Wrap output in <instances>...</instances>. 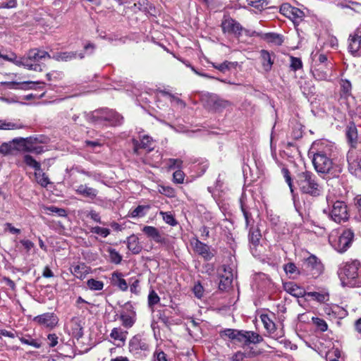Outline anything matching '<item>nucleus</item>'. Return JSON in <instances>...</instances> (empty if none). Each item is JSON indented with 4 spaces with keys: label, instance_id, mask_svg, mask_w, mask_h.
I'll use <instances>...</instances> for the list:
<instances>
[{
    "label": "nucleus",
    "instance_id": "obj_1",
    "mask_svg": "<svg viewBox=\"0 0 361 361\" xmlns=\"http://www.w3.org/2000/svg\"><path fill=\"white\" fill-rule=\"evenodd\" d=\"M296 189L301 194L311 197H318L323 191V186L317 176L309 171L298 173L295 176Z\"/></svg>",
    "mask_w": 361,
    "mask_h": 361
},
{
    "label": "nucleus",
    "instance_id": "obj_2",
    "mask_svg": "<svg viewBox=\"0 0 361 361\" xmlns=\"http://www.w3.org/2000/svg\"><path fill=\"white\" fill-rule=\"evenodd\" d=\"M342 283L350 287H361V263L358 260L346 262L339 269Z\"/></svg>",
    "mask_w": 361,
    "mask_h": 361
},
{
    "label": "nucleus",
    "instance_id": "obj_3",
    "mask_svg": "<svg viewBox=\"0 0 361 361\" xmlns=\"http://www.w3.org/2000/svg\"><path fill=\"white\" fill-rule=\"evenodd\" d=\"M51 59V55L46 51L39 49H31L24 56H20V65L23 68L37 72L42 71L40 61Z\"/></svg>",
    "mask_w": 361,
    "mask_h": 361
},
{
    "label": "nucleus",
    "instance_id": "obj_4",
    "mask_svg": "<svg viewBox=\"0 0 361 361\" xmlns=\"http://www.w3.org/2000/svg\"><path fill=\"white\" fill-rule=\"evenodd\" d=\"M328 209H324V212L329 214L334 221L341 224L348 219L349 213L346 203L341 200H334L329 195L326 197Z\"/></svg>",
    "mask_w": 361,
    "mask_h": 361
},
{
    "label": "nucleus",
    "instance_id": "obj_5",
    "mask_svg": "<svg viewBox=\"0 0 361 361\" xmlns=\"http://www.w3.org/2000/svg\"><path fill=\"white\" fill-rule=\"evenodd\" d=\"M123 121V117L113 110L106 109L92 111V123L94 125L119 126Z\"/></svg>",
    "mask_w": 361,
    "mask_h": 361
},
{
    "label": "nucleus",
    "instance_id": "obj_6",
    "mask_svg": "<svg viewBox=\"0 0 361 361\" xmlns=\"http://www.w3.org/2000/svg\"><path fill=\"white\" fill-rule=\"evenodd\" d=\"M324 271V266L315 255H311L304 259L302 264V273L312 279L318 278Z\"/></svg>",
    "mask_w": 361,
    "mask_h": 361
},
{
    "label": "nucleus",
    "instance_id": "obj_7",
    "mask_svg": "<svg viewBox=\"0 0 361 361\" xmlns=\"http://www.w3.org/2000/svg\"><path fill=\"white\" fill-rule=\"evenodd\" d=\"M312 164L315 170L319 173H329L333 165L331 154L321 150L314 154Z\"/></svg>",
    "mask_w": 361,
    "mask_h": 361
},
{
    "label": "nucleus",
    "instance_id": "obj_8",
    "mask_svg": "<svg viewBox=\"0 0 361 361\" xmlns=\"http://www.w3.org/2000/svg\"><path fill=\"white\" fill-rule=\"evenodd\" d=\"M194 252L200 256L204 261H210L216 255V251L211 246L200 241L197 238L190 240Z\"/></svg>",
    "mask_w": 361,
    "mask_h": 361
},
{
    "label": "nucleus",
    "instance_id": "obj_9",
    "mask_svg": "<svg viewBox=\"0 0 361 361\" xmlns=\"http://www.w3.org/2000/svg\"><path fill=\"white\" fill-rule=\"evenodd\" d=\"M204 106L211 111H221L231 105V102L217 94H209L204 100Z\"/></svg>",
    "mask_w": 361,
    "mask_h": 361
},
{
    "label": "nucleus",
    "instance_id": "obj_10",
    "mask_svg": "<svg viewBox=\"0 0 361 361\" xmlns=\"http://www.w3.org/2000/svg\"><path fill=\"white\" fill-rule=\"evenodd\" d=\"M349 171L358 178H361V154L355 149H351L347 154Z\"/></svg>",
    "mask_w": 361,
    "mask_h": 361
},
{
    "label": "nucleus",
    "instance_id": "obj_11",
    "mask_svg": "<svg viewBox=\"0 0 361 361\" xmlns=\"http://www.w3.org/2000/svg\"><path fill=\"white\" fill-rule=\"evenodd\" d=\"M348 43L349 52L353 56H360L361 54V25L350 34Z\"/></svg>",
    "mask_w": 361,
    "mask_h": 361
},
{
    "label": "nucleus",
    "instance_id": "obj_12",
    "mask_svg": "<svg viewBox=\"0 0 361 361\" xmlns=\"http://www.w3.org/2000/svg\"><path fill=\"white\" fill-rule=\"evenodd\" d=\"M354 239V232L350 228L345 229L335 244L336 249L339 252H343L351 245Z\"/></svg>",
    "mask_w": 361,
    "mask_h": 361
},
{
    "label": "nucleus",
    "instance_id": "obj_13",
    "mask_svg": "<svg viewBox=\"0 0 361 361\" xmlns=\"http://www.w3.org/2000/svg\"><path fill=\"white\" fill-rule=\"evenodd\" d=\"M24 142L23 137H16L11 141L3 142L0 145V154L6 156L15 154L16 152H21V147Z\"/></svg>",
    "mask_w": 361,
    "mask_h": 361
},
{
    "label": "nucleus",
    "instance_id": "obj_14",
    "mask_svg": "<svg viewBox=\"0 0 361 361\" xmlns=\"http://www.w3.org/2000/svg\"><path fill=\"white\" fill-rule=\"evenodd\" d=\"M221 28L224 33L239 35L243 30L239 23L231 18H224L221 22Z\"/></svg>",
    "mask_w": 361,
    "mask_h": 361
},
{
    "label": "nucleus",
    "instance_id": "obj_15",
    "mask_svg": "<svg viewBox=\"0 0 361 361\" xmlns=\"http://www.w3.org/2000/svg\"><path fill=\"white\" fill-rule=\"evenodd\" d=\"M34 321L39 324L46 326L47 327H55L59 322L57 316L53 312H47L40 315H37L34 318Z\"/></svg>",
    "mask_w": 361,
    "mask_h": 361
},
{
    "label": "nucleus",
    "instance_id": "obj_16",
    "mask_svg": "<svg viewBox=\"0 0 361 361\" xmlns=\"http://www.w3.org/2000/svg\"><path fill=\"white\" fill-rule=\"evenodd\" d=\"M1 85L6 86L8 89H20V90H30L34 89L35 85H44V82L41 81H24V82H16V81H5L1 82Z\"/></svg>",
    "mask_w": 361,
    "mask_h": 361
},
{
    "label": "nucleus",
    "instance_id": "obj_17",
    "mask_svg": "<svg viewBox=\"0 0 361 361\" xmlns=\"http://www.w3.org/2000/svg\"><path fill=\"white\" fill-rule=\"evenodd\" d=\"M148 348V344L139 335L133 336L129 341L128 349L132 353L137 354L141 350H147Z\"/></svg>",
    "mask_w": 361,
    "mask_h": 361
},
{
    "label": "nucleus",
    "instance_id": "obj_18",
    "mask_svg": "<svg viewBox=\"0 0 361 361\" xmlns=\"http://www.w3.org/2000/svg\"><path fill=\"white\" fill-rule=\"evenodd\" d=\"M67 328L69 329V334H71L74 338L78 340L82 338L83 331L81 319L78 317L72 318L69 324H68Z\"/></svg>",
    "mask_w": 361,
    "mask_h": 361
},
{
    "label": "nucleus",
    "instance_id": "obj_19",
    "mask_svg": "<svg viewBox=\"0 0 361 361\" xmlns=\"http://www.w3.org/2000/svg\"><path fill=\"white\" fill-rule=\"evenodd\" d=\"M77 57L80 59L84 58L83 54H78L76 51H61L57 52L54 54L53 56H51V59L56 61H72Z\"/></svg>",
    "mask_w": 361,
    "mask_h": 361
},
{
    "label": "nucleus",
    "instance_id": "obj_20",
    "mask_svg": "<svg viewBox=\"0 0 361 361\" xmlns=\"http://www.w3.org/2000/svg\"><path fill=\"white\" fill-rule=\"evenodd\" d=\"M275 55L269 51L262 49L260 51V59L262 65L265 72H269L271 70L272 66L274 62Z\"/></svg>",
    "mask_w": 361,
    "mask_h": 361
},
{
    "label": "nucleus",
    "instance_id": "obj_21",
    "mask_svg": "<svg viewBox=\"0 0 361 361\" xmlns=\"http://www.w3.org/2000/svg\"><path fill=\"white\" fill-rule=\"evenodd\" d=\"M142 231L148 238L152 239L156 243H162L165 242V238L159 231L154 226H145Z\"/></svg>",
    "mask_w": 361,
    "mask_h": 361
},
{
    "label": "nucleus",
    "instance_id": "obj_22",
    "mask_svg": "<svg viewBox=\"0 0 361 361\" xmlns=\"http://www.w3.org/2000/svg\"><path fill=\"white\" fill-rule=\"evenodd\" d=\"M133 143L134 152L136 154H138V150L140 149H145L149 151H151L153 149L152 139L147 135H144L140 141L133 140Z\"/></svg>",
    "mask_w": 361,
    "mask_h": 361
},
{
    "label": "nucleus",
    "instance_id": "obj_23",
    "mask_svg": "<svg viewBox=\"0 0 361 361\" xmlns=\"http://www.w3.org/2000/svg\"><path fill=\"white\" fill-rule=\"evenodd\" d=\"M284 290L291 295L300 298L305 296L306 292L303 288L298 286L294 282H286L283 283Z\"/></svg>",
    "mask_w": 361,
    "mask_h": 361
},
{
    "label": "nucleus",
    "instance_id": "obj_24",
    "mask_svg": "<svg viewBox=\"0 0 361 361\" xmlns=\"http://www.w3.org/2000/svg\"><path fill=\"white\" fill-rule=\"evenodd\" d=\"M220 336L222 338H228L231 340H235L238 342H243V330H237L233 329H226L220 331Z\"/></svg>",
    "mask_w": 361,
    "mask_h": 361
},
{
    "label": "nucleus",
    "instance_id": "obj_25",
    "mask_svg": "<svg viewBox=\"0 0 361 361\" xmlns=\"http://www.w3.org/2000/svg\"><path fill=\"white\" fill-rule=\"evenodd\" d=\"M243 345H248L250 343L257 344L262 341V337L254 331H243Z\"/></svg>",
    "mask_w": 361,
    "mask_h": 361
},
{
    "label": "nucleus",
    "instance_id": "obj_26",
    "mask_svg": "<svg viewBox=\"0 0 361 361\" xmlns=\"http://www.w3.org/2000/svg\"><path fill=\"white\" fill-rule=\"evenodd\" d=\"M128 249L133 254H139L142 251V246L139 243V239L137 235L133 234L127 238Z\"/></svg>",
    "mask_w": 361,
    "mask_h": 361
},
{
    "label": "nucleus",
    "instance_id": "obj_27",
    "mask_svg": "<svg viewBox=\"0 0 361 361\" xmlns=\"http://www.w3.org/2000/svg\"><path fill=\"white\" fill-rule=\"evenodd\" d=\"M305 296L310 297L319 303H324L329 300V293L324 290L321 292H306Z\"/></svg>",
    "mask_w": 361,
    "mask_h": 361
},
{
    "label": "nucleus",
    "instance_id": "obj_28",
    "mask_svg": "<svg viewBox=\"0 0 361 361\" xmlns=\"http://www.w3.org/2000/svg\"><path fill=\"white\" fill-rule=\"evenodd\" d=\"M262 38L268 43H271L276 46H280L283 42V36L274 32L265 33L263 35Z\"/></svg>",
    "mask_w": 361,
    "mask_h": 361
},
{
    "label": "nucleus",
    "instance_id": "obj_29",
    "mask_svg": "<svg viewBox=\"0 0 361 361\" xmlns=\"http://www.w3.org/2000/svg\"><path fill=\"white\" fill-rule=\"evenodd\" d=\"M209 63L212 65L213 68L223 73H226L233 68H235L238 64L237 62H231L228 61H224L221 63H217L214 62H210Z\"/></svg>",
    "mask_w": 361,
    "mask_h": 361
},
{
    "label": "nucleus",
    "instance_id": "obj_30",
    "mask_svg": "<svg viewBox=\"0 0 361 361\" xmlns=\"http://www.w3.org/2000/svg\"><path fill=\"white\" fill-rule=\"evenodd\" d=\"M126 331H123L122 329L119 328H114L111 330L110 336L114 341H120V343L117 344V346H121L124 345L126 339Z\"/></svg>",
    "mask_w": 361,
    "mask_h": 361
},
{
    "label": "nucleus",
    "instance_id": "obj_31",
    "mask_svg": "<svg viewBox=\"0 0 361 361\" xmlns=\"http://www.w3.org/2000/svg\"><path fill=\"white\" fill-rule=\"evenodd\" d=\"M71 271L73 274L80 279H84L89 274L88 267H87L84 264H80L75 266H73Z\"/></svg>",
    "mask_w": 361,
    "mask_h": 361
},
{
    "label": "nucleus",
    "instance_id": "obj_32",
    "mask_svg": "<svg viewBox=\"0 0 361 361\" xmlns=\"http://www.w3.org/2000/svg\"><path fill=\"white\" fill-rule=\"evenodd\" d=\"M35 176L38 184L42 187L46 188L49 184L51 183L48 176L43 172L41 168L39 170L35 171Z\"/></svg>",
    "mask_w": 361,
    "mask_h": 361
},
{
    "label": "nucleus",
    "instance_id": "obj_33",
    "mask_svg": "<svg viewBox=\"0 0 361 361\" xmlns=\"http://www.w3.org/2000/svg\"><path fill=\"white\" fill-rule=\"evenodd\" d=\"M149 208V205H138L136 208L130 210L128 216L132 218L142 217L146 215Z\"/></svg>",
    "mask_w": 361,
    "mask_h": 361
},
{
    "label": "nucleus",
    "instance_id": "obj_34",
    "mask_svg": "<svg viewBox=\"0 0 361 361\" xmlns=\"http://www.w3.org/2000/svg\"><path fill=\"white\" fill-rule=\"evenodd\" d=\"M24 143L23 144V146L21 147V152H34L36 154H40L43 152L42 147L38 146H33L30 142L29 138H24Z\"/></svg>",
    "mask_w": 361,
    "mask_h": 361
},
{
    "label": "nucleus",
    "instance_id": "obj_35",
    "mask_svg": "<svg viewBox=\"0 0 361 361\" xmlns=\"http://www.w3.org/2000/svg\"><path fill=\"white\" fill-rule=\"evenodd\" d=\"M346 137L350 143L352 145L357 142V132L356 126L354 123H350L347 126L346 129Z\"/></svg>",
    "mask_w": 361,
    "mask_h": 361
},
{
    "label": "nucleus",
    "instance_id": "obj_36",
    "mask_svg": "<svg viewBox=\"0 0 361 361\" xmlns=\"http://www.w3.org/2000/svg\"><path fill=\"white\" fill-rule=\"evenodd\" d=\"M121 273L114 272L112 275L113 280L115 285H116L121 290L125 291L128 289V283L126 281L123 279Z\"/></svg>",
    "mask_w": 361,
    "mask_h": 361
},
{
    "label": "nucleus",
    "instance_id": "obj_37",
    "mask_svg": "<svg viewBox=\"0 0 361 361\" xmlns=\"http://www.w3.org/2000/svg\"><path fill=\"white\" fill-rule=\"evenodd\" d=\"M260 318L267 331L269 334H274L276 331V325L274 322L267 314H262Z\"/></svg>",
    "mask_w": 361,
    "mask_h": 361
},
{
    "label": "nucleus",
    "instance_id": "obj_38",
    "mask_svg": "<svg viewBox=\"0 0 361 361\" xmlns=\"http://www.w3.org/2000/svg\"><path fill=\"white\" fill-rule=\"evenodd\" d=\"M106 251L109 253V260L111 263L118 264L121 262L123 257L115 249L109 247Z\"/></svg>",
    "mask_w": 361,
    "mask_h": 361
},
{
    "label": "nucleus",
    "instance_id": "obj_39",
    "mask_svg": "<svg viewBox=\"0 0 361 361\" xmlns=\"http://www.w3.org/2000/svg\"><path fill=\"white\" fill-rule=\"evenodd\" d=\"M19 340L23 344L28 345L36 348H39L41 347V343L37 340L32 338L30 335L19 337Z\"/></svg>",
    "mask_w": 361,
    "mask_h": 361
},
{
    "label": "nucleus",
    "instance_id": "obj_40",
    "mask_svg": "<svg viewBox=\"0 0 361 361\" xmlns=\"http://www.w3.org/2000/svg\"><path fill=\"white\" fill-rule=\"evenodd\" d=\"M261 238V233L258 228L251 227L249 232V239L252 244L257 245L259 244Z\"/></svg>",
    "mask_w": 361,
    "mask_h": 361
},
{
    "label": "nucleus",
    "instance_id": "obj_41",
    "mask_svg": "<svg viewBox=\"0 0 361 361\" xmlns=\"http://www.w3.org/2000/svg\"><path fill=\"white\" fill-rule=\"evenodd\" d=\"M283 269L285 272L287 274L293 275V274H297L300 275L302 274V269L300 270L297 267L295 263L293 262H288L283 265Z\"/></svg>",
    "mask_w": 361,
    "mask_h": 361
},
{
    "label": "nucleus",
    "instance_id": "obj_42",
    "mask_svg": "<svg viewBox=\"0 0 361 361\" xmlns=\"http://www.w3.org/2000/svg\"><path fill=\"white\" fill-rule=\"evenodd\" d=\"M241 210L243 214L247 227H253L254 219L250 210L243 204H241Z\"/></svg>",
    "mask_w": 361,
    "mask_h": 361
},
{
    "label": "nucleus",
    "instance_id": "obj_43",
    "mask_svg": "<svg viewBox=\"0 0 361 361\" xmlns=\"http://www.w3.org/2000/svg\"><path fill=\"white\" fill-rule=\"evenodd\" d=\"M281 173L285 179V181L288 184L291 193H293L294 185H293V179H292V177H291L289 170L286 167H283L281 169Z\"/></svg>",
    "mask_w": 361,
    "mask_h": 361
},
{
    "label": "nucleus",
    "instance_id": "obj_44",
    "mask_svg": "<svg viewBox=\"0 0 361 361\" xmlns=\"http://www.w3.org/2000/svg\"><path fill=\"white\" fill-rule=\"evenodd\" d=\"M23 161L26 165L34 169L35 171H37L41 168L40 164L29 154H25L23 157Z\"/></svg>",
    "mask_w": 361,
    "mask_h": 361
},
{
    "label": "nucleus",
    "instance_id": "obj_45",
    "mask_svg": "<svg viewBox=\"0 0 361 361\" xmlns=\"http://www.w3.org/2000/svg\"><path fill=\"white\" fill-rule=\"evenodd\" d=\"M44 210L48 214H56L59 216H66L67 215L66 211L64 209L55 206L45 207Z\"/></svg>",
    "mask_w": 361,
    "mask_h": 361
},
{
    "label": "nucleus",
    "instance_id": "obj_46",
    "mask_svg": "<svg viewBox=\"0 0 361 361\" xmlns=\"http://www.w3.org/2000/svg\"><path fill=\"white\" fill-rule=\"evenodd\" d=\"M233 281L232 275L220 277V281L219 284V289L224 290H226L231 285Z\"/></svg>",
    "mask_w": 361,
    "mask_h": 361
},
{
    "label": "nucleus",
    "instance_id": "obj_47",
    "mask_svg": "<svg viewBox=\"0 0 361 361\" xmlns=\"http://www.w3.org/2000/svg\"><path fill=\"white\" fill-rule=\"evenodd\" d=\"M0 58L13 63L17 66L20 65V56H18L14 52H11L8 54H3V56H0Z\"/></svg>",
    "mask_w": 361,
    "mask_h": 361
},
{
    "label": "nucleus",
    "instance_id": "obj_48",
    "mask_svg": "<svg viewBox=\"0 0 361 361\" xmlns=\"http://www.w3.org/2000/svg\"><path fill=\"white\" fill-rule=\"evenodd\" d=\"M304 16L305 13L302 11L298 8L293 7V11L291 13V16H290L289 18L292 19L295 23L300 22Z\"/></svg>",
    "mask_w": 361,
    "mask_h": 361
},
{
    "label": "nucleus",
    "instance_id": "obj_49",
    "mask_svg": "<svg viewBox=\"0 0 361 361\" xmlns=\"http://www.w3.org/2000/svg\"><path fill=\"white\" fill-rule=\"evenodd\" d=\"M160 301V298L158 294L154 290H151L148 295V305L152 308L155 305L158 304Z\"/></svg>",
    "mask_w": 361,
    "mask_h": 361
},
{
    "label": "nucleus",
    "instance_id": "obj_50",
    "mask_svg": "<svg viewBox=\"0 0 361 361\" xmlns=\"http://www.w3.org/2000/svg\"><path fill=\"white\" fill-rule=\"evenodd\" d=\"M23 126L14 123L6 122L4 120H0V130H15L22 128Z\"/></svg>",
    "mask_w": 361,
    "mask_h": 361
},
{
    "label": "nucleus",
    "instance_id": "obj_51",
    "mask_svg": "<svg viewBox=\"0 0 361 361\" xmlns=\"http://www.w3.org/2000/svg\"><path fill=\"white\" fill-rule=\"evenodd\" d=\"M312 322L317 326L318 329L321 331H326L328 329V325L326 322L321 318L319 317H312Z\"/></svg>",
    "mask_w": 361,
    "mask_h": 361
},
{
    "label": "nucleus",
    "instance_id": "obj_52",
    "mask_svg": "<svg viewBox=\"0 0 361 361\" xmlns=\"http://www.w3.org/2000/svg\"><path fill=\"white\" fill-rule=\"evenodd\" d=\"M255 353L254 352H252L251 350H250L249 352L246 353H243V352H240V351H238L237 353H235L233 357H232V360L233 361H243V359L246 357H252V356H255Z\"/></svg>",
    "mask_w": 361,
    "mask_h": 361
},
{
    "label": "nucleus",
    "instance_id": "obj_53",
    "mask_svg": "<svg viewBox=\"0 0 361 361\" xmlns=\"http://www.w3.org/2000/svg\"><path fill=\"white\" fill-rule=\"evenodd\" d=\"M120 319L122 322V324L126 328H130L135 322L133 317L127 314H122L120 317Z\"/></svg>",
    "mask_w": 361,
    "mask_h": 361
},
{
    "label": "nucleus",
    "instance_id": "obj_54",
    "mask_svg": "<svg viewBox=\"0 0 361 361\" xmlns=\"http://www.w3.org/2000/svg\"><path fill=\"white\" fill-rule=\"evenodd\" d=\"M92 233H94L102 238H106L110 234V230L106 228L94 226L92 227Z\"/></svg>",
    "mask_w": 361,
    "mask_h": 361
},
{
    "label": "nucleus",
    "instance_id": "obj_55",
    "mask_svg": "<svg viewBox=\"0 0 361 361\" xmlns=\"http://www.w3.org/2000/svg\"><path fill=\"white\" fill-rule=\"evenodd\" d=\"M183 161L179 159H169L166 164L169 169H179L182 166Z\"/></svg>",
    "mask_w": 361,
    "mask_h": 361
},
{
    "label": "nucleus",
    "instance_id": "obj_56",
    "mask_svg": "<svg viewBox=\"0 0 361 361\" xmlns=\"http://www.w3.org/2000/svg\"><path fill=\"white\" fill-rule=\"evenodd\" d=\"M63 73L61 71H53L47 73L46 77L49 81L61 80L63 78Z\"/></svg>",
    "mask_w": 361,
    "mask_h": 361
},
{
    "label": "nucleus",
    "instance_id": "obj_57",
    "mask_svg": "<svg viewBox=\"0 0 361 361\" xmlns=\"http://www.w3.org/2000/svg\"><path fill=\"white\" fill-rule=\"evenodd\" d=\"M77 194L88 197L90 195V188L87 185H80L75 189Z\"/></svg>",
    "mask_w": 361,
    "mask_h": 361
},
{
    "label": "nucleus",
    "instance_id": "obj_58",
    "mask_svg": "<svg viewBox=\"0 0 361 361\" xmlns=\"http://www.w3.org/2000/svg\"><path fill=\"white\" fill-rule=\"evenodd\" d=\"M290 67L294 71H296L302 68V63L301 59L300 58H297V57H294V56H290Z\"/></svg>",
    "mask_w": 361,
    "mask_h": 361
},
{
    "label": "nucleus",
    "instance_id": "obj_59",
    "mask_svg": "<svg viewBox=\"0 0 361 361\" xmlns=\"http://www.w3.org/2000/svg\"><path fill=\"white\" fill-rule=\"evenodd\" d=\"M293 6H291L288 4H283L280 7V12L283 16L290 18L291 16V13L293 11Z\"/></svg>",
    "mask_w": 361,
    "mask_h": 361
},
{
    "label": "nucleus",
    "instance_id": "obj_60",
    "mask_svg": "<svg viewBox=\"0 0 361 361\" xmlns=\"http://www.w3.org/2000/svg\"><path fill=\"white\" fill-rule=\"evenodd\" d=\"M184 177V173L180 169L176 170L173 174V181L176 183H183Z\"/></svg>",
    "mask_w": 361,
    "mask_h": 361
},
{
    "label": "nucleus",
    "instance_id": "obj_61",
    "mask_svg": "<svg viewBox=\"0 0 361 361\" xmlns=\"http://www.w3.org/2000/svg\"><path fill=\"white\" fill-rule=\"evenodd\" d=\"M160 214L162 215L164 220L168 224L171 225V226H174L176 224V221L175 219L171 214L167 213V212H161Z\"/></svg>",
    "mask_w": 361,
    "mask_h": 361
},
{
    "label": "nucleus",
    "instance_id": "obj_62",
    "mask_svg": "<svg viewBox=\"0 0 361 361\" xmlns=\"http://www.w3.org/2000/svg\"><path fill=\"white\" fill-rule=\"evenodd\" d=\"M267 4H268L266 1V0H255V1H252L251 6L257 9L261 10L267 7Z\"/></svg>",
    "mask_w": 361,
    "mask_h": 361
},
{
    "label": "nucleus",
    "instance_id": "obj_63",
    "mask_svg": "<svg viewBox=\"0 0 361 361\" xmlns=\"http://www.w3.org/2000/svg\"><path fill=\"white\" fill-rule=\"evenodd\" d=\"M154 357V361H167L166 355L161 350H156Z\"/></svg>",
    "mask_w": 361,
    "mask_h": 361
},
{
    "label": "nucleus",
    "instance_id": "obj_64",
    "mask_svg": "<svg viewBox=\"0 0 361 361\" xmlns=\"http://www.w3.org/2000/svg\"><path fill=\"white\" fill-rule=\"evenodd\" d=\"M346 7L353 9V11L359 13L361 12V4L355 1H349Z\"/></svg>",
    "mask_w": 361,
    "mask_h": 361
}]
</instances>
